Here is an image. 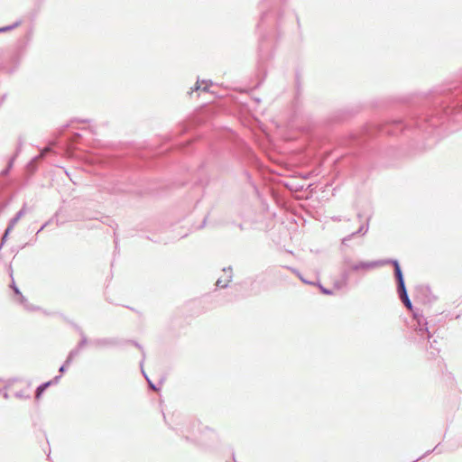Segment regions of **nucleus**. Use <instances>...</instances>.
Segmentation results:
<instances>
[{
  "label": "nucleus",
  "mask_w": 462,
  "mask_h": 462,
  "mask_svg": "<svg viewBox=\"0 0 462 462\" xmlns=\"http://www.w3.org/2000/svg\"><path fill=\"white\" fill-rule=\"evenodd\" d=\"M450 122L462 126V79L432 90L427 97L426 107L412 114L408 120L393 119L374 125L366 130L365 135L370 137L374 132L397 135L417 131L439 138V128Z\"/></svg>",
  "instance_id": "1"
},
{
  "label": "nucleus",
  "mask_w": 462,
  "mask_h": 462,
  "mask_svg": "<svg viewBox=\"0 0 462 462\" xmlns=\"http://www.w3.org/2000/svg\"><path fill=\"white\" fill-rule=\"evenodd\" d=\"M378 264L379 262L375 260L354 262L351 257L344 255L339 265V277L349 283L352 273H366L378 268Z\"/></svg>",
  "instance_id": "2"
},
{
  "label": "nucleus",
  "mask_w": 462,
  "mask_h": 462,
  "mask_svg": "<svg viewBox=\"0 0 462 462\" xmlns=\"http://www.w3.org/2000/svg\"><path fill=\"white\" fill-rule=\"evenodd\" d=\"M407 310L412 312V331L420 337H429V327L427 319L422 315L419 309H415L409 298L408 293L398 296Z\"/></svg>",
  "instance_id": "3"
},
{
  "label": "nucleus",
  "mask_w": 462,
  "mask_h": 462,
  "mask_svg": "<svg viewBox=\"0 0 462 462\" xmlns=\"http://www.w3.org/2000/svg\"><path fill=\"white\" fill-rule=\"evenodd\" d=\"M375 262H379L378 267L391 264L393 267V275L396 282V292L398 296L408 293L403 272L402 270L401 264L397 259L386 258L383 260H375Z\"/></svg>",
  "instance_id": "4"
},
{
  "label": "nucleus",
  "mask_w": 462,
  "mask_h": 462,
  "mask_svg": "<svg viewBox=\"0 0 462 462\" xmlns=\"http://www.w3.org/2000/svg\"><path fill=\"white\" fill-rule=\"evenodd\" d=\"M54 217L57 225H62L69 221L81 220L85 217L72 204H65L56 211Z\"/></svg>",
  "instance_id": "5"
},
{
  "label": "nucleus",
  "mask_w": 462,
  "mask_h": 462,
  "mask_svg": "<svg viewBox=\"0 0 462 462\" xmlns=\"http://www.w3.org/2000/svg\"><path fill=\"white\" fill-rule=\"evenodd\" d=\"M432 337V335L430 334V332L429 331V337H420V335H417L416 333H414L412 331V336H411V339L414 341V342H417L418 344L420 345H423L425 343V341H427L426 345H430V348L431 349L429 354L431 356V357H434L436 355H438L440 351V348H439V342L436 338H433L432 340H430V338ZM427 347V346H425Z\"/></svg>",
  "instance_id": "6"
},
{
  "label": "nucleus",
  "mask_w": 462,
  "mask_h": 462,
  "mask_svg": "<svg viewBox=\"0 0 462 462\" xmlns=\"http://www.w3.org/2000/svg\"><path fill=\"white\" fill-rule=\"evenodd\" d=\"M388 164H381L378 165L374 158L372 155H365L358 159L356 162L353 165L354 169L356 171H360L362 169H366L367 171L376 170L380 167H388Z\"/></svg>",
  "instance_id": "7"
},
{
  "label": "nucleus",
  "mask_w": 462,
  "mask_h": 462,
  "mask_svg": "<svg viewBox=\"0 0 462 462\" xmlns=\"http://www.w3.org/2000/svg\"><path fill=\"white\" fill-rule=\"evenodd\" d=\"M124 339L119 337H99L90 340V344L96 348H109L123 346Z\"/></svg>",
  "instance_id": "8"
},
{
  "label": "nucleus",
  "mask_w": 462,
  "mask_h": 462,
  "mask_svg": "<svg viewBox=\"0 0 462 462\" xmlns=\"http://www.w3.org/2000/svg\"><path fill=\"white\" fill-rule=\"evenodd\" d=\"M416 300L426 305L434 302L436 297L432 294L429 286L420 285L416 287Z\"/></svg>",
  "instance_id": "9"
},
{
  "label": "nucleus",
  "mask_w": 462,
  "mask_h": 462,
  "mask_svg": "<svg viewBox=\"0 0 462 462\" xmlns=\"http://www.w3.org/2000/svg\"><path fill=\"white\" fill-rule=\"evenodd\" d=\"M103 189L110 194H118L121 192H135V190L128 184L114 181H106Z\"/></svg>",
  "instance_id": "10"
},
{
  "label": "nucleus",
  "mask_w": 462,
  "mask_h": 462,
  "mask_svg": "<svg viewBox=\"0 0 462 462\" xmlns=\"http://www.w3.org/2000/svg\"><path fill=\"white\" fill-rule=\"evenodd\" d=\"M11 277H13V274L11 273ZM11 290L13 291V297L14 299L18 301L20 304H22L24 309L28 310H34L35 308H33L27 300V299L23 295L20 289L17 287V285L14 282V278H12V283L10 285Z\"/></svg>",
  "instance_id": "11"
},
{
  "label": "nucleus",
  "mask_w": 462,
  "mask_h": 462,
  "mask_svg": "<svg viewBox=\"0 0 462 462\" xmlns=\"http://www.w3.org/2000/svg\"><path fill=\"white\" fill-rule=\"evenodd\" d=\"M369 220H370V217H367L366 219V223L365 224H362L359 228L353 232L352 234L345 236L343 239H342V245H348V242L356 237V236H364L366 234V232L368 231V227H369Z\"/></svg>",
  "instance_id": "12"
},
{
  "label": "nucleus",
  "mask_w": 462,
  "mask_h": 462,
  "mask_svg": "<svg viewBox=\"0 0 462 462\" xmlns=\"http://www.w3.org/2000/svg\"><path fill=\"white\" fill-rule=\"evenodd\" d=\"M223 272L228 273V275H227L226 279L224 282L222 280V278H218L217 282H216V285L218 288L226 289V288L228 287L229 282L232 281V278H233V268H232V266L225 267V268H223Z\"/></svg>",
  "instance_id": "13"
},
{
  "label": "nucleus",
  "mask_w": 462,
  "mask_h": 462,
  "mask_svg": "<svg viewBox=\"0 0 462 462\" xmlns=\"http://www.w3.org/2000/svg\"><path fill=\"white\" fill-rule=\"evenodd\" d=\"M23 145V140L22 138H19V141H18V145H17V148H16V151H15V153L13 157L10 158L8 163H7V166L5 169H4L1 172V174L3 176H6L9 171H11V169L13 168V165H14V160L16 158V156L19 154V152H21V147Z\"/></svg>",
  "instance_id": "14"
},
{
  "label": "nucleus",
  "mask_w": 462,
  "mask_h": 462,
  "mask_svg": "<svg viewBox=\"0 0 462 462\" xmlns=\"http://www.w3.org/2000/svg\"><path fill=\"white\" fill-rule=\"evenodd\" d=\"M195 178H196V180H195V184L196 185H199V186L202 187L205 183H207V181H208V175H207V172H206L204 165H201L198 169Z\"/></svg>",
  "instance_id": "15"
},
{
  "label": "nucleus",
  "mask_w": 462,
  "mask_h": 462,
  "mask_svg": "<svg viewBox=\"0 0 462 462\" xmlns=\"http://www.w3.org/2000/svg\"><path fill=\"white\" fill-rule=\"evenodd\" d=\"M70 324L73 326V328H75V329L77 331H79V333L80 335L81 338L78 342L76 347L79 348V350H81L88 343V339L87 336L84 334L83 330L81 329V328L79 325H77L74 322H70Z\"/></svg>",
  "instance_id": "16"
},
{
  "label": "nucleus",
  "mask_w": 462,
  "mask_h": 462,
  "mask_svg": "<svg viewBox=\"0 0 462 462\" xmlns=\"http://www.w3.org/2000/svg\"><path fill=\"white\" fill-rule=\"evenodd\" d=\"M259 59L263 60L269 55V46L265 44V39L262 38L258 47Z\"/></svg>",
  "instance_id": "17"
},
{
  "label": "nucleus",
  "mask_w": 462,
  "mask_h": 462,
  "mask_svg": "<svg viewBox=\"0 0 462 462\" xmlns=\"http://www.w3.org/2000/svg\"><path fill=\"white\" fill-rule=\"evenodd\" d=\"M51 386V383H47V382H44V383H42L40 385H38L35 389V392H34V398L36 401H39L42 396L43 395V393H45V391Z\"/></svg>",
  "instance_id": "18"
},
{
  "label": "nucleus",
  "mask_w": 462,
  "mask_h": 462,
  "mask_svg": "<svg viewBox=\"0 0 462 462\" xmlns=\"http://www.w3.org/2000/svg\"><path fill=\"white\" fill-rule=\"evenodd\" d=\"M208 215H209V212L208 210H206L204 212H202L200 215H199V218H200V222L199 224L196 225V222L194 221L192 223V226L197 229V230H199V229H202L203 227L206 226V224H207V220H208Z\"/></svg>",
  "instance_id": "19"
},
{
  "label": "nucleus",
  "mask_w": 462,
  "mask_h": 462,
  "mask_svg": "<svg viewBox=\"0 0 462 462\" xmlns=\"http://www.w3.org/2000/svg\"><path fill=\"white\" fill-rule=\"evenodd\" d=\"M113 165L116 167H132L136 166L140 167L139 163H132L128 161V159H116L113 161Z\"/></svg>",
  "instance_id": "20"
},
{
  "label": "nucleus",
  "mask_w": 462,
  "mask_h": 462,
  "mask_svg": "<svg viewBox=\"0 0 462 462\" xmlns=\"http://www.w3.org/2000/svg\"><path fill=\"white\" fill-rule=\"evenodd\" d=\"M125 344H131V345L134 346L135 347H137L138 349L141 350L142 360L140 362V365L142 366L143 362H144V359H145V352H144V349L142 346V345H140L137 341L133 340V339H124L123 346L125 345Z\"/></svg>",
  "instance_id": "21"
},
{
  "label": "nucleus",
  "mask_w": 462,
  "mask_h": 462,
  "mask_svg": "<svg viewBox=\"0 0 462 462\" xmlns=\"http://www.w3.org/2000/svg\"><path fill=\"white\" fill-rule=\"evenodd\" d=\"M25 214V208H22L16 214L9 220L8 224L15 226L18 221L23 217Z\"/></svg>",
  "instance_id": "22"
},
{
  "label": "nucleus",
  "mask_w": 462,
  "mask_h": 462,
  "mask_svg": "<svg viewBox=\"0 0 462 462\" xmlns=\"http://www.w3.org/2000/svg\"><path fill=\"white\" fill-rule=\"evenodd\" d=\"M14 228V226H11V225H7L3 236H2V238H1V242H0V251L2 250V248L4 247L5 242L7 241L8 239V236L10 235V233L13 231V229Z\"/></svg>",
  "instance_id": "23"
},
{
  "label": "nucleus",
  "mask_w": 462,
  "mask_h": 462,
  "mask_svg": "<svg viewBox=\"0 0 462 462\" xmlns=\"http://www.w3.org/2000/svg\"><path fill=\"white\" fill-rule=\"evenodd\" d=\"M202 84H205L204 87H201L199 85V81L198 80L197 83H196V87L194 88L195 91H203V92H208V87L212 85V81L210 80H202L201 82Z\"/></svg>",
  "instance_id": "24"
},
{
  "label": "nucleus",
  "mask_w": 462,
  "mask_h": 462,
  "mask_svg": "<svg viewBox=\"0 0 462 462\" xmlns=\"http://www.w3.org/2000/svg\"><path fill=\"white\" fill-rule=\"evenodd\" d=\"M314 285H317L319 289V291L324 295H333L334 291L331 289H328L324 287L319 281L316 282Z\"/></svg>",
  "instance_id": "25"
},
{
  "label": "nucleus",
  "mask_w": 462,
  "mask_h": 462,
  "mask_svg": "<svg viewBox=\"0 0 462 462\" xmlns=\"http://www.w3.org/2000/svg\"><path fill=\"white\" fill-rule=\"evenodd\" d=\"M290 270H291L294 274H296V275L299 277V279H300L303 283H306V284H311V285H312V284H315V282H310V281H309V280L305 279V278H304V276H302V275H301V273H300V271H299V270H297V269H295V268H290Z\"/></svg>",
  "instance_id": "26"
},
{
  "label": "nucleus",
  "mask_w": 462,
  "mask_h": 462,
  "mask_svg": "<svg viewBox=\"0 0 462 462\" xmlns=\"http://www.w3.org/2000/svg\"><path fill=\"white\" fill-rule=\"evenodd\" d=\"M365 142V138L364 137H359L357 135H351V141H350V144L351 145H357V146H360L364 143Z\"/></svg>",
  "instance_id": "27"
},
{
  "label": "nucleus",
  "mask_w": 462,
  "mask_h": 462,
  "mask_svg": "<svg viewBox=\"0 0 462 462\" xmlns=\"http://www.w3.org/2000/svg\"><path fill=\"white\" fill-rule=\"evenodd\" d=\"M348 284L349 283L343 282L340 277L333 282L334 289L337 291L346 288Z\"/></svg>",
  "instance_id": "28"
},
{
  "label": "nucleus",
  "mask_w": 462,
  "mask_h": 462,
  "mask_svg": "<svg viewBox=\"0 0 462 462\" xmlns=\"http://www.w3.org/2000/svg\"><path fill=\"white\" fill-rule=\"evenodd\" d=\"M255 206H257V208L262 210V211H264L266 209V211H268V204H263V203H261V204H255ZM271 216H275V213H269V212H266L265 215H264V218H267Z\"/></svg>",
  "instance_id": "29"
},
{
  "label": "nucleus",
  "mask_w": 462,
  "mask_h": 462,
  "mask_svg": "<svg viewBox=\"0 0 462 462\" xmlns=\"http://www.w3.org/2000/svg\"><path fill=\"white\" fill-rule=\"evenodd\" d=\"M21 23H22L21 21H16L15 23H14L11 25L0 27V32H9V31L14 29V28L18 27Z\"/></svg>",
  "instance_id": "30"
},
{
  "label": "nucleus",
  "mask_w": 462,
  "mask_h": 462,
  "mask_svg": "<svg viewBox=\"0 0 462 462\" xmlns=\"http://www.w3.org/2000/svg\"><path fill=\"white\" fill-rule=\"evenodd\" d=\"M79 348L75 347L73 349H71L67 356V360H69L70 363H72L73 359L75 358V356H77L79 354Z\"/></svg>",
  "instance_id": "31"
},
{
  "label": "nucleus",
  "mask_w": 462,
  "mask_h": 462,
  "mask_svg": "<svg viewBox=\"0 0 462 462\" xmlns=\"http://www.w3.org/2000/svg\"><path fill=\"white\" fill-rule=\"evenodd\" d=\"M70 364H71L70 361L66 359L64 361V363L59 368L60 374H62L66 373L67 370L69 369Z\"/></svg>",
  "instance_id": "32"
},
{
  "label": "nucleus",
  "mask_w": 462,
  "mask_h": 462,
  "mask_svg": "<svg viewBox=\"0 0 462 462\" xmlns=\"http://www.w3.org/2000/svg\"><path fill=\"white\" fill-rule=\"evenodd\" d=\"M14 397L17 399L28 400L31 398L30 394H25L23 391H18L14 393Z\"/></svg>",
  "instance_id": "33"
},
{
  "label": "nucleus",
  "mask_w": 462,
  "mask_h": 462,
  "mask_svg": "<svg viewBox=\"0 0 462 462\" xmlns=\"http://www.w3.org/2000/svg\"><path fill=\"white\" fill-rule=\"evenodd\" d=\"M39 157H34L30 162L27 164V169L31 171H33L35 169L36 162L38 161Z\"/></svg>",
  "instance_id": "34"
},
{
  "label": "nucleus",
  "mask_w": 462,
  "mask_h": 462,
  "mask_svg": "<svg viewBox=\"0 0 462 462\" xmlns=\"http://www.w3.org/2000/svg\"><path fill=\"white\" fill-rule=\"evenodd\" d=\"M60 378H61V374H59V375L54 376L51 380L47 381V383H50L51 386L55 385L60 382Z\"/></svg>",
  "instance_id": "35"
},
{
  "label": "nucleus",
  "mask_w": 462,
  "mask_h": 462,
  "mask_svg": "<svg viewBox=\"0 0 462 462\" xmlns=\"http://www.w3.org/2000/svg\"><path fill=\"white\" fill-rule=\"evenodd\" d=\"M18 379L17 378H12V379H8L6 381V384L5 386V389H7L8 387H10L14 382H17Z\"/></svg>",
  "instance_id": "36"
},
{
  "label": "nucleus",
  "mask_w": 462,
  "mask_h": 462,
  "mask_svg": "<svg viewBox=\"0 0 462 462\" xmlns=\"http://www.w3.org/2000/svg\"><path fill=\"white\" fill-rule=\"evenodd\" d=\"M147 383H148V385L151 389L154 390V391H158L159 388L150 380V378H147Z\"/></svg>",
  "instance_id": "37"
},
{
  "label": "nucleus",
  "mask_w": 462,
  "mask_h": 462,
  "mask_svg": "<svg viewBox=\"0 0 462 462\" xmlns=\"http://www.w3.org/2000/svg\"><path fill=\"white\" fill-rule=\"evenodd\" d=\"M81 137V135L78 133L74 134L72 140H71V146L74 144V143L78 142V140Z\"/></svg>",
  "instance_id": "38"
},
{
  "label": "nucleus",
  "mask_w": 462,
  "mask_h": 462,
  "mask_svg": "<svg viewBox=\"0 0 462 462\" xmlns=\"http://www.w3.org/2000/svg\"><path fill=\"white\" fill-rule=\"evenodd\" d=\"M198 211H199V208H198V207H197V205H196V206L194 207L193 211L191 212V214H190V216H189V217H193L195 215H197V214H198Z\"/></svg>",
  "instance_id": "39"
},
{
  "label": "nucleus",
  "mask_w": 462,
  "mask_h": 462,
  "mask_svg": "<svg viewBox=\"0 0 462 462\" xmlns=\"http://www.w3.org/2000/svg\"><path fill=\"white\" fill-rule=\"evenodd\" d=\"M53 218H55V217H53L51 219H50V220L46 221L44 224H42V227L46 228L48 226H50V223L52 221Z\"/></svg>",
  "instance_id": "40"
},
{
  "label": "nucleus",
  "mask_w": 462,
  "mask_h": 462,
  "mask_svg": "<svg viewBox=\"0 0 462 462\" xmlns=\"http://www.w3.org/2000/svg\"><path fill=\"white\" fill-rule=\"evenodd\" d=\"M53 218H55V217H53L51 219H50V220L46 221L44 224H42V227L46 228L48 226H50V223L52 221Z\"/></svg>",
  "instance_id": "41"
},
{
  "label": "nucleus",
  "mask_w": 462,
  "mask_h": 462,
  "mask_svg": "<svg viewBox=\"0 0 462 462\" xmlns=\"http://www.w3.org/2000/svg\"><path fill=\"white\" fill-rule=\"evenodd\" d=\"M140 367H141V371H142L143 377L147 380V378H149V377L143 370V365L142 366L140 365Z\"/></svg>",
  "instance_id": "42"
},
{
  "label": "nucleus",
  "mask_w": 462,
  "mask_h": 462,
  "mask_svg": "<svg viewBox=\"0 0 462 462\" xmlns=\"http://www.w3.org/2000/svg\"><path fill=\"white\" fill-rule=\"evenodd\" d=\"M266 16V14L263 13L261 16L260 23L257 24L258 27H260L261 23H263L264 17Z\"/></svg>",
  "instance_id": "43"
},
{
  "label": "nucleus",
  "mask_w": 462,
  "mask_h": 462,
  "mask_svg": "<svg viewBox=\"0 0 462 462\" xmlns=\"http://www.w3.org/2000/svg\"><path fill=\"white\" fill-rule=\"evenodd\" d=\"M114 243H115V252H116L117 250V245H118V240L116 237H115Z\"/></svg>",
  "instance_id": "44"
},
{
  "label": "nucleus",
  "mask_w": 462,
  "mask_h": 462,
  "mask_svg": "<svg viewBox=\"0 0 462 462\" xmlns=\"http://www.w3.org/2000/svg\"><path fill=\"white\" fill-rule=\"evenodd\" d=\"M3 397H4L5 400L9 399V394H8V393H7L6 391L3 393Z\"/></svg>",
  "instance_id": "45"
},
{
  "label": "nucleus",
  "mask_w": 462,
  "mask_h": 462,
  "mask_svg": "<svg viewBox=\"0 0 462 462\" xmlns=\"http://www.w3.org/2000/svg\"><path fill=\"white\" fill-rule=\"evenodd\" d=\"M45 227H42V226L38 229V231L36 232V236H38L39 233H41Z\"/></svg>",
  "instance_id": "46"
},
{
  "label": "nucleus",
  "mask_w": 462,
  "mask_h": 462,
  "mask_svg": "<svg viewBox=\"0 0 462 462\" xmlns=\"http://www.w3.org/2000/svg\"><path fill=\"white\" fill-rule=\"evenodd\" d=\"M237 226L239 227V229H240V230H244V226H243V224H239Z\"/></svg>",
  "instance_id": "47"
},
{
  "label": "nucleus",
  "mask_w": 462,
  "mask_h": 462,
  "mask_svg": "<svg viewBox=\"0 0 462 462\" xmlns=\"http://www.w3.org/2000/svg\"><path fill=\"white\" fill-rule=\"evenodd\" d=\"M153 191H154V189H146L144 192H153Z\"/></svg>",
  "instance_id": "48"
},
{
  "label": "nucleus",
  "mask_w": 462,
  "mask_h": 462,
  "mask_svg": "<svg viewBox=\"0 0 462 462\" xmlns=\"http://www.w3.org/2000/svg\"><path fill=\"white\" fill-rule=\"evenodd\" d=\"M254 221H255V222H260V221H262V220H261L260 218L256 217V218H254Z\"/></svg>",
  "instance_id": "49"
},
{
  "label": "nucleus",
  "mask_w": 462,
  "mask_h": 462,
  "mask_svg": "<svg viewBox=\"0 0 462 462\" xmlns=\"http://www.w3.org/2000/svg\"><path fill=\"white\" fill-rule=\"evenodd\" d=\"M274 205L278 207L280 204H279V203H276V204H274ZM282 205H283V206H287L288 204H282Z\"/></svg>",
  "instance_id": "50"
},
{
  "label": "nucleus",
  "mask_w": 462,
  "mask_h": 462,
  "mask_svg": "<svg viewBox=\"0 0 462 462\" xmlns=\"http://www.w3.org/2000/svg\"><path fill=\"white\" fill-rule=\"evenodd\" d=\"M0 382H3V379H2V378H0Z\"/></svg>",
  "instance_id": "51"
}]
</instances>
